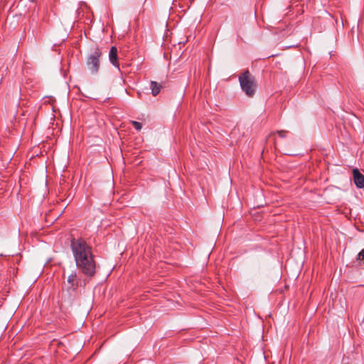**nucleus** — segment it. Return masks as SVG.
Masks as SVG:
<instances>
[{
    "mask_svg": "<svg viewBox=\"0 0 364 364\" xmlns=\"http://www.w3.org/2000/svg\"><path fill=\"white\" fill-rule=\"evenodd\" d=\"M102 52L99 47H95L87 56L86 68L90 73L97 74L100 68V58Z\"/></svg>",
    "mask_w": 364,
    "mask_h": 364,
    "instance_id": "nucleus-2",
    "label": "nucleus"
},
{
    "mask_svg": "<svg viewBox=\"0 0 364 364\" xmlns=\"http://www.w3.org/2000/svg\"><path fill=\"white\" fill-rule=\"evenodd\" d=\"M68 287L67 291L68 292L73 293L77 291L79 286L80 279L78 278L75 271H73L68 277L67 279Z\"/></svg>",
    "mask_w": 364,
    "mask_h": 364,
    "instance_id": "nucleus-4",
    "label": "nucleus"
},
{
    "mask_svg": "<svg viewBox=\"0 0 364 364\" xmlns=\"http://www.w3.org/2000/svg\"><path fill=\"white\" fill-rule=\"evenodd\" d=\"M353 178L354 183L358 188H364V175L356 168L353 170Z\"/></svg>",
    "mask_w": 364,
    "mask_h": 364,
    "instance_id": "nucleus-5",
    "label": "nucleus"
},
{
    "mask_svg": "<svg viewBox=\"0 0 364 364\" xmlns=\"http://www.w3.org/2000/svg\"><path fill=\"white\" fill-rule=\"evenodd\" d=\"M364 261V248L358 254L356 262L358 265H361V262Z\"/></svg>",
    "mask_w": 364,
    "mask_h": 364,
    "instance_id": "nucleus-8",
    "label": "nucleus"
},
{
    "mask_svg": "<svg viewBox=\"0 0 364 364\" xmlns=\"http://www.w3.org/2000/svg\"><path fill=\"white\" fill-rule=\"evenodd\" d=\"M68 299L70 301H72L73 300V297L71 295L70 296V297Z\"/></svg>",
    "mask_w": 364,
    "mask_h": 364,
    "instance_id": "nucleus-13",
    "label": "nucleus"
},
{
    "mask_svg": "<svg viewBox=\"0 0 364 364\" xmlns=\"http://www.w3.org/2000/svg\"><path fill=\"white\" fill-rule=\"evenodd\" d=\"M241 88L245 92L247 96H250V75L248 70H246L239 77Z\"/></svg>",
    "mask_w": 364,
    "mask_h": 364,
    "instance_id": "nucleus-3",
    "label": "nucleus"
},
{
    "mask_svg": "<svg viewBox=\"0 0 364 364\" xmlns=\"http://www.w3.org/2000/svg\"><path fill=\"white\" fill-rule=\"evenodd\" d=\"M109 59L110 63L119 70V63L118 60L117 48L112 46L109 53Z\"/></svg>",
    "mask_w": 364,
    "mask_h": 364,
    "instance_id": "nucleus-6",
    "label": "nucleus"
},
{
    "mask_svg": "<svg viewBox=\"0 0 364 364\" xmlns=\"http://www.w3.org/2000/svg\"><path fill=\"white\" fill-rule=\"evenodd\" d=\"M274 135H275V133L270 134L269 136H268V140H270L272 138V139L274 140V143L276 145L277 141H276V139L274 137Z\"/></svg>",
    "mask_w": 364,
    "mask_h": 364,
    "instance_id": "nucleus-11",
    "label": "nucleus"
},
{
    "mask_svg": "<svg viewBox=\"0 0 364 364\" xmlns=\"http://www.w3.org/2000/svg\"><path fill=\"white\" fill-rule=\"evenodd\" d=\"M251 85H252V95H253V92H254V87H255V85L254 81L252 80Z\"/></svg>",
    "mask_w": 364,
    "mask_h": 364,
    "instance_id": "nucleus-12",
    "label": "nucleus"
},
{
    "mask_svg": "<svg viewBox=\"0 0 364 364\" xmlns=\"http://www.w3.org/2000/svg\"><path fill=\"white\" fill-rule=\"evenodd\" d=\"M132 124L133 125V127L137 130V131H140L142 128V124L141 123L139 122H136V121H132L131 122Z\"/></svg>",
    "mask_w": 364,
    "mask_h": 364,
    "instance_id": "nucleus-9",
    "label": "nucleus"
},
{
    "mask_svg": "<svg viewBox=\"0 0 364 364\" xmlns=\"http://www.w3.org/2000/svg\"><path fill=\"white\" fill-rule=\"evenodd\" d=\"M70 248L79 272L86 278L94 277L97 273V262L92 252V247L81 237L77 238L72 237Z\"/></svg>",
    "mask_w": 364,
    "mask_h": 364,
    "instance_id": "nucleus-1",
    "label": "nucleus"
},
{
    "mask_svg": "<svg viewBox=\"0 0 364 364\" xmlns=\"http://www.w3.org/2000/svg\"><path fill=\"white\" fill-rule=\"evenodd\" d=\"M162 87H163L162 85L156 81L150 82V88L151 90V95L154 97L157 96L160 93Z\"/></svg>",
    "mask_w": 364,
    "mask_h": 364,
    "instance_id": "nucleus-7",
    "label": "nucleus"
},
{
    "mask_svg": "<svg viewBox=\"0 0 364 364\" xmlns=\"http://www.w3.org/2000/svg\"><path fill=\"white\" fill-rule=\"evenodd\" d=\"M277 133L278 134L279 137L284 138L287 136V132L284 130H280L277 131Z\"/></svg>",
    "mask_w": 364,
    "mask_h": 364,
    "instance_id": "nucleus-10",
    "label": "nucleus"
}]
</instances>
